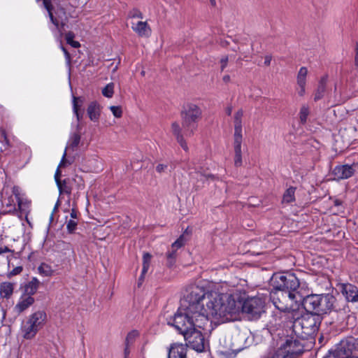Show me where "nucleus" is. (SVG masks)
Wrapping results in <instances>:
<instances>
[{
    "label": "nucleus",
    "instance_id": "f257e3e1",
    "mask_svg": "<svg viewBox=\"0 0 358 358\" xmlns=\"http://www.w3.org/2000/svg\"><path fill=\"white\" fill-rule=\"evenodd\" d=\"M190 300L196 304L199 310L197 325L203 329L208 322L209 317L226 322L234 320L240 313V303L229 294H221L211 291L206 292L201 287L194 285L189 287Z\"/></svg>",
    "mask_w": 358,
    "mask_h": 358
},
{
    "label": "nucleus",
    "instance_id": "f03ea898",
    "mask_svg": "<svg viewBox=\"0 0 358 358\" xmlns=\"http://www.w3.org/2000/svg\"><path fill=\"white\" fill-rule=\"evenodd\" d=\"M190 298L189 290L181 300L178 311L168 320V324L173 326L182 335L194 327L199 328L196 322L199 313L196 304Z\"/></svg>",
    "mask_w": 358,
    "mask_h": 358
},
{
    "label": "nucleus",
    "instance_id": "7ed1b4c3",
    "mask_svg": "<svg viewBox=\"0 0 358 358\" xmlns=\"http://www.w3.org/2000/svg\"><path fill=\"white\" fill-rule=\"evenodd\" d=\"M292 326L294 336L302 340L313 338L318 331L322 317L314 315L312 312H307L301 317H295Z\"/></svg>",
    "mask_w": 358,
    "mask_h": 358
},
{
    "label": "nucleus",
    "instance_id": "20e7f679",
    "mask_svg": "<svg viewBox=\"0 0 358 358\" xmlns=\"http://www.w3.org/2000/svg\"><path fill=\"white\" fill-rule=\"evenodd\" d=\"M335 297L329 294L306 296L302 305L307 312L322 316L334 310Z\"/></svg>",
    "mask_w": 358,
    "mask_h": 358
},
{
    "label": "nucleus",
    "instance_id": "39448f33",
    "mask_svg": "<svg viewBox=\"0 0 358 358\" xmlns=\"http://www.w3.org/2000/svg\"><path fill=\"white\" fill-rule=\"evenodd\" d=\"M270 299L276 308L287 313L289 317L294 318L298 315V312L294 309L297 301L295 293L274 289L270 293Z\"/></svg>",
    "mask_w": 358,
    "mask_h": 358
},
{
    "label": "nucleus",
    "instance_id": "423d86ee",
    "mask_svg": "<svg viewBox=\"0 0 358 358\" xmlns=\"http://www.w3.org/2000/svg\"><path fill=\"white\" fill-rule=\"evenodd\" d=\"M271 285L273 289L294 293L299 286V280L293 273H275L271 278Z\"/></svg>",
    "mask_w": 358,
    "mask_h": 358
},
{
    "label": "nucleus",
    "instance_id": "0eeeda50",
    "mask_svg": "<svg viewBox=\"0 0 358 358\" xmlns=\"http://www.w3.org/2000/svg\"><path fill=\"white\" fill-rule=\"evenodd\" d=\"M201 110L196 105L188 103L181 111L182 127L186 136H192L197 127V121L201 118Z\"/></svg>",
    "mask_w": 358,
    "mask_h": 358
},
{
    "label": "nucleus",
    "instance_id": "6e6552de",
    "mask_svg": "<svg viewBox=\"0 0 358 358\" xmlns=\"http://www.w3.org/2000/svg\"><path fill=\"white\" fill-rule=\"evenodd\" d=\"M265 301L259 296L248 297L240 303V311L250 320H258L265 312Z\"/></svg>",
    "mask_w": 358,
    "mask_h": 358
},
{
    "label": "nucleus",
    "instance_id": "1a4fd4ad",
    "mask_svg": "<svg viewBox=\"0 0 358 358\" xmlns=\"http://www.w3.org/2000/svg\"><path fill=\"white\" fill-rule=\"evenodd\" d=\"M45 320L46 313L44 311H37L32 314L22 324L23 337L26 339L34 338L38 331L43 327Z\"/></svg>",
    "mask_w": 358,
    "mask_h": 358
},
{
    "label": "nucleus",
    "instance_id": "9d476101",
    "mask_svg": "<svg viewBox=\"0 0 358 358\" xmlns=\"http://www.w3.org/2000/svg\"><path fill=\"white\" fill-rule=\"evenodd\" d=\"M194 327L183 334L186 341V347H189L197 352H204L208 346L203 334Z\"/></svg>",
    "mask_w": 358,
    "mask_h": 358
},
{
    "label": "nucleus",
    "instance_id": "9b49d317",
    "mask_svg": "<svg viewBox=\"0 0 358 358\" xmlns=\"http://www.w3.org/2000/svg\"><path fill=\"white\" fill-rule=\"evenodd\" d=\"M74 184H76L78 189H80L81 186H83L82 178L77 176L74 178H66L61 181H57V185L61 194L70 195Z\"/></svg>",
    "mask_w": 358,
    "mask_h": 358
},
{
    "label": "nucleus",
    "instance_id": "f8f14e48",
    "mask_svg": "<svg viewBox=\"0 0 358 358\" xmlns=\"http://www.w3.org/2000/svg\"><path fill=\"white\" fill-rule=\"evenodd\" d=\"M339 287L348 301L358 302V287L357 286L350 283H342L339 285Z\"/></svg>",
    "mask_w": 358,
    "mask_h": 358
},
{
    "label": "nucleus",
    "instance_id": "ddd939ff",
    "mask_svg": "<svg viewBox=\"0 0 358 358\" xmlns=\"http://www.w3.org/2000/svg\"><path fill=\"white\" fill-rule=\"evenodd\" d=\"M352 349V346L347 341H342L334 350V357L335 358L352 357L350 356Z\"/></svg>",
    "mask_w": 358,
    "mask_h": 358
},
{
    "label": "nucleus",
    "instance_id": "4468645a",
    "mask_svg": "<svg viewBox=\"0 0 358 358\" xmlns=\"http://www.w3.org/2000/svg\"><path fill=\"white\" fill-rule=\"evenodd\" d=\"M187 351L185 345L173 343L169 349L168 358H187Z\"/></svg>",
    "mask_w": 358,
    "mask_h": 358
},
{
    "label": "nucleus",
    "instance_id": "2eb2a0df",
    "mask_svg": "<svg viewBox=\"0 0 358 358\" xmlns=\"http://www.w3.org/2000/svg\"><path fill=\"white\" fill-rule=\"evenodd\" d=\"M355 173L353 166L350 165H341L337 166L333 170L334 176L338 180L347 179L351 177Z\"/></svg>",
    "mask_w": 358,
    "mask_h": 358
},
{
    "label": "nucleus",
    "instance_id": "dca6fc26",
    "mask_svg": "<svg viewBox=\"0 0 358 358\" xmlns=\"http://www.w3.org/2000/svg\"><path fill=\"white\" fill-rule=\"evenodd\" d=\"M243 116V110H238L234 116V139H242V118Z\"/></svg>",
    "mask_w": 358,
    "mask_h": 358
},
{
    "label": "nucleus",
    "instance_id": "f3484780",
    "mask_svg": "<svg viewBox=\"0 0 358 358\" xmlns=\"http://www.w3.org/2000/svg\"><path fill=\"white\" fill-rule=\"evenodd\" d=\"M171 131L173 134L176 136L177 141L180 145V146L185 150H188L187 145L183 138V135L181 132V128L180 127V124L174 122L171 124Z\"/></svg>",
    "mask_w": 358,
    "mask_h": 358
},
{
    "label": "nucleus",
    "instance_id": "a211bd4d",
    "mask_svg": "<svg viewBox=\"0 0 358 358\" xmlns=\"http://www.w3.org/2000/svg\"><path fill=\"white\" fill-rule=\"evenodd\" d=\"M131 29L140 36H147L150 33V29L146 22L132 23Z\"/></svg>",
    "mask_w": 358,
    "mask_h": 358
},
{
    "label": "nucleus",
    "instance_id": "6ab92c4d",
    "mask_svg": "<svg viewBox=\"0 0 358 358\" xmlns=\"http://www.w3.org/2000/svg\"><path fill=\"white\" fill-rule=\"evenodd\" d=\"M87 114L92 121H98L100 117V106L96 102L90 103L87 108Z\"/></svg>",
    "mask_w": 358,
    "mask_h": 358
},
{
    "label": "nucleus",
    "instance_id": "aec40b11",
    "mask_svg": "<svg viewBox=\"0 0 358 358\" xmlns=\"http://www.w3.org/2000/svg\"><path fill=\"white\" fill-rule=\"evenodd\" d=\"M241 143L242 139H234V164L236 166H241L242 164V156H241Z\"/></svg>",
    "mask_w": 358,
    "mask_h": 358
},
{
    "label": "nucleus",
    "instance_id": "412c9836",
    "mask_svg": "<svg viewBox=\"0 0 358 358\" xmlns=\"http://www.w3.org/2000/svg\"><path fill=\"white\" fill-rule=\"evenodd\" d=\"M327 82V76H324L322 78H321L317 88L314 94V100L315 101L321 99L324 94V92L326 91V84Z\"/></svg>",
    "mask_w": 358,
    "mask_h": 358
},
{
    "label": "nucleus",
    "instance_id": "4be33fe9",
    "mask_svg": "<svg viewBox=\"0 0 358 358\" xmlns=\"http://www.w3.org/2000/svg\"><path fill=\"white\" fill-rule=\"evenodd\" d=\"M40 282L36 278H33L31 280L27 282L24 285V293L26 296H32L34 295L39 286Z\"/></svg>",
    "mask_w": 358,
    "mask_h": 358
},
{
    "label": "nucleus",
    "instance_id": "5701e85b",
    "mask_svg": "<svg viewBox=\"0 0 358 358\" xmlns=\"http://www.w3.org/2000/svg\"><path fill=\"white\" fill-rule=\"evenodd\" d=\"M234 342L231 343L229 349L233 352H240L245 348V344L243 343L244 337L240 334H237L232 338Z\"/></svg>",
    "mask_w": 358,
    "mask_h": 358
},
{
    "label": "nucleus",
    "instance_id": "b1692460",
    "mask_svg": "<svg viewBox=\"0 0 358 358\" xmlns=\"http://www.w3.org/2000/svg\"><path fill=\"white\" fill-rule=\"evenodd\" d=\"M34 302V299L31 296H22L19 301V303L16 305L15 308L20 313L23 312L27 308H29L31 305H32Z\"/></svg>",
    "mask_w": 358,
    "mask_h": 358
},
{
    "label": "nucleus",
    "instance_id": "393cba45",
    "mask_svg": "<svg viewBox=\"0 0 358 358\" xmlns=\"http://www.w3.org/2000/svg\"><path fill=\"white\" fill-rule=\"evenodd\" d=\"M13 284L9 282H4L0 285V295L3 298L8 299L13 294Z\"/></svg>",
    "mask_w": 358,
    "mask_h": 358
},
{
    "label": "nucleus",
    "instance_id": "a878e982",
    "mask_svg": "<svg viewBox=\"0 0 358 358\" xmlns=\"http://www.w3.org/2000/svg\"><path fill=\"white\" fill-rule=\"evenodd\" d=\"M80 141V135L78 133H74L70 138L69 145L66 148L71 149L73 150H76Z\"/></svg>",
    "mask_w": 358,
    "mask_h": 358
},
{
    "label": "nucleus",
    "instance_id": "bb28decb",
    "mask_svg": "<svg viewBox=\"0 0 358 358\" xmlns=\"http://www.w3.org/2000/svg\"><path fill=\"white\" fill-rule=\"evenodd\" d=\"M178 253L176 249L171 248L166 253V259H167V266L172 267L175 263L177 257Z\"/></svg>",
    "mask_w": 358,
    "mask_h": 358
},
{
    "label": "nucleus",
    "instance_id": "cd10ccee",
    "mask_svg": "<svg viewBox=\"0 0 358 358\" xmlns=\"http://www.w3.org/2000/svg\"><path fill=\"white\" fill-rule=\"evenodd\" d=\"M308 69L306 67H301L297 75L298 85H306Z\"/></svg>",
    "mask_w": 358,
    "mask_h": 358
},
{
    "label": "nucleus",
    "instance_id": "c85d7f7f",
    "mask_svg": "<svg viewBox=\"0 0 358 358\" xmlns=\"http://www.w3.org/2000/svg\"><path fill=\"white\" fill-rule=\"evenodd\" d=\"M83 103V100L80 97L73 96V111L76 115L78 121H80L82 118V115L79 113V108Z\"/></svg>",
    "mask_w": 358,
    "mask_h": 358
},
{
    "label": "nucleus",
    "instance_id": "c756f323",
    "mask_svg": "<svg viewBox=\"0 0 358 358\" xmlns=\"http://www.w3.org/2000/svg\"><path fill=\"white\" fill-rule=\"evenodd\" d=\"M295 189L296 188L293 187L287 189L283 195L282 201L285 203H290L294 201Z\"/></svg>",
    "mask_w": 358,
    "mask_h": 358
},
{
    "label": "nucleus",
    "instance_id": "7c9ffc66",
    "mask_svg": "<svg viewBox=\"0 0 358 358\" xmlns=\"http://www.w3.org/2000/svg\"><path fill=\"white\" fill-rule=\"evenodd\" d=\"M38 270V272L44 276H51L54 273V271L52 269L51 266L45 263L41 264L39 266Z\"/></svg>",
    "mask_w": 358,
    "mask_h": 358
},
{
    "label": "nucleus",
    "instance_id": "2f4dec72",
    "mask_svg": "<svg viewBox=\"0 0 358 358\" xmlns=\"http://www.w3.org/2000/svg\"><path fill=\"white\" fill-rule=\"evenodd\" d=\"M151 258H152V255L150 253L145 252L143 254V268H142L143 274H145L148 272V268L150 267Z\"/></svg>",
    "mask_w": 358,
    "mask_h": 358
},
{
    "label": "nucleus",
    "instance_id": "473e14b6",
    "mask_svg": "<svg viewBox=\"0 0 358 358\" xmlns=\"http://www.w3.org/2000/svg\"><path fill=\"white\" fill-rule=\"evenodd\" d=\"M114 83H110L105 87L103 88L102 94L107 98L113 97L114 94Z\"/></svg>",
    "mask_w": 358,
    "mask_h": 358
},
{
    "label": "nucleus",
    "instance_id": "72a5a7b5",
    "mask_svg": "<svg viewBox=\"0 0 358 358\" xmlns=\"http://www.w3.org/2000/svg\"><path fill=\"white\" fill-rule=\"evenodd\" d=\"M310 110L308 106L303 105L301 106L300 113H299V118L300 121L302 124H305L307 120V117L309 115Z\"/></svg>",
    "mask_w": 358,
    "mask_h": 358
},
{
    "label": "nucleus",
    "instance_id": "f704fd0d",
    "mask_svg": "<svg viewBox=\"0 0 358 358\" xmlns=\"http://www.w3.org/2000/svg\"><path fill=\"white\" fill-rule=\"evenodd\" d=\"M75 37L74 34L72 31H69L66 34L65 38L66 41V43L69 45H71L73 48H78L80 46L79 42L73 40Z\"/></svg>",
    "mask_w": 358,
    "mask_h": 358
},
{
    "label": "nucleus",
    "instance_id": "c9c22d12",
    "mask_svg": "<svg viewBox=\"0 0 358 358\" xmlns=\"http://www.w3.org/2000/svg\"><path fill=\"white\" fill-rule=\"evenodd\" d=\"M195 169V173H196L197 175H199L200 177H201V180H203V179L205 180H209V179H211V180H214L215 178V176L213 174H210V173H206L203 171V169L201 167H200L199 169H197V168H194Z\"/></svg>",
    "mask_w": 358,
    "mask_h": 358
},
{
    "label": "nucleus",
    "instance_id": "e433bc0d",
    "mask_svg": "<svg viewBox=\"0 0 358 358\" xmlns=\"http://www.w3.org/2000/svg\"><path fill=\"white\" fill-rule=\"evenodd\" d=\"M138 336V332L136 330L130 331L125 339V345L129 346L131 345L136 338Z\"/></svg>",
    "mask_w": 358,
    "mask_h": 358
},
{
    "label": "nucleus",
    "instance_id": "4c0bfd02",
    "mask_svg": "<svg viewBox=\"0 0 358 358\" xmlns=\"http://www.w3.org/2000/svg\"><path fill=\"white\" fill-rule=\"evenodd\" d=\"M78 225L77 221L75 220H69L66 222V229L69 231V233L72 234L74 232V231L76 229Z\"/></svg>",
    "mask_w": 358,
    "mask_h": 358
},
{
    "label": "nucleus",
    "instance_id": "58836bf2",
    "mask_svg": "<svg viewBox=\"0 0 358 358\" xmlns=\"http://www.w3.org/2000/svg\"><path fill=\"white\" fill-rule=\"evenodd\" d=\"M184 245V236L181 235L172 245V249H176L178 250Z\"/></svg>",
    "mask_w": 358,
    "mask_h": 358
},
{
    "label": "nucleus",
    "instance_id": "ea45409f",
    "mask_svg": "<svg viewBox=\"0 0 358 358\" xmlns=\"http://www.w3.org/2000/svg\"><path fill=\"white\" fill-rule=\"evenodd\" d=\"M110 109L115 117H121L122 115V110L120 106H110Z\"/></svg>",
    "mask_w": 358,
    "mask_h": 358
},
{
    "label": "nucleus",
    "instance_id": "a19ab883",
    "mask_svg": "<svg viewBox=\"0 0 358 358\" xmlns=\"http://www.w3.org/2000/svg\"><path fill=\"white\" fill-rule=\"evenodd\" d=\"M71 162L66 159V149H65L64 153L62 156V159L59 164V169L65 167L67 165H70Z\"/></svg>",
    "mask_w": 358,
    "mask_h": 358
},
{
    "label": "nucleus",
    "instance_id": "79ce46f5",
    "mask_svg": "<svg viewBox=\"0 0 358 358\" xmlns=\"http://www.w3.org/2000/svg\"><path fill=\"white\" fill-rule=\"evenodd\" d=\"M129 16L132 18H140L142 19L143 17V13L138 9L134 8L129 12Z\"/></svg>",
    "mask_w": 358,
    "mask_h": 358
},
{
    "label": "nucleus",
    "instance_id": "37998d69",
    "mask_svg": "<svg viewBox=\"0 0 358 358\" xmlns=\"http://www.w3.org/2000/svg\"><path fill=\"white\" fill-rule=\"evenodd\" d=\"M43 3L44 5V7L48 11V14L50 15V13H52V9L51 1L50 0H43Z\"/></svg>",
    "mask_w": 358,
    "mask_h": 358
},
{
    "label": "nucleus",
    "instance_id": "c03bdc74",
    "mask_svg": "<svg viewBox=\"0 0 358 358\" xmlns=\"http://www.w3.org/2000/svg\"><path fill=\"white\" fill-rule=\"evenodd\" d=\"M228 61H229L228 56H224L220 59L221 71H223L224 69L226 68V66H227Z\"/></svg>",
    "mask_w": 358,
    "mask_h": 358
},
{
    "label": "nucleus",
    "instance_id": "a18cd8bd",
    "mask_svg": "<svg viewBox=\"0 0 358 358\" xmlns=\"http://www.w3.org/2000/svg\"><path fill=\"white\" fill-rule=\"evenodd\" d=\"M168 166L166 164H159L156 166V171L159 173H164L166 171Z\"/></svg>",
    "mask_w": 358,
    "mask_h": 358
},
{
    "label": "nucleus",
    "instance_id": "49530a36",
    "mask_svg": "<svg viewBox=\"0 0 358 358\" xmlns=\"http://www.w3.org/2000/svg\"><path fill=\"white\" fill-rule=\"evenodd\" d=\"M22 271V266H17L15 268H14L10 273H9V275H11V276H13V275H16L19 273H20Z\"/></svg>",
    "mask_w": 358,
    "mask_h": 358
},
{
    "label": "nucleus",
    "instance_id": "de8ad7c7",
    "mask_svg": "<svg viewBox=\"0 0 358 358\" xmlns=\"http://www.w3.org/2000/svg\"><path fill=\"white\" fill-rule=\"evenodd\" d=\"M61 175H62V173H61L60 169H59V167H58L55 172V182L57 184V181L62 180L60 178Z\"/></svg>",
    "mask_w": 358,
    "mask_h": 358
},
{
    "label": "nucleus",
    "instance_id": "09e8293b",
    "mask_svg": "<svg viewBox=\"0 0 358 358\" xmlns=\"http://www.w3.org/2000/svg\"><path fill=\"white\" fill-rule=\"evenodd\" d=\"M49 17L50 18L51 22L57 27H59V21L54 17L52 13H50V15H49Z\"/></svg>",
    "mask_w": 358,
    "mask_h": 358
},
{
    "label": "nucleus",
    "instance_id": "8fccbe9b",
    "mask_svg": "<svg viewBox=\"0 0 358 358\" xmlns=\"http://www.w3.org/2000/svg\"><path fill=\"white\" fill-rule=\"evenodd\" d=\"M78 213L76 209H74V208L71 209L70 215H71V217L72 218V220L78 219Z\"/></svg>",
    "mask_w": 358,
    "mask_h": 358
},
{
    "label": "nucleus",
    "instance_id": "3c124183",
    "mask_svg": "<svg viewBox=\"0 0 358 358\" xmlns=\"http://www.w3.org/2000/svg\"><path fill=\"white\" fill-rule=\"evenodd\" d=\"M299 90L298 91V94L299 96H303L305 94L306 92V85H299Z\"/></svg>",
    "mask_w": 358,
    "mask_h": 358
},
{
    "label": "nucleus",
    "instance_id": "603ef678",
    "mask_svg": "<svg viewBox=\"0 0 358 358\" xmlns=\"http://www.w3.org/2000/svg\"><path fill=\"white\" fill-rule=\"evenodd\" d=\"M264 59V64L266 66H269L271 64L272 57L271 55H266Z\"/></svg>",
    "mask_w": 358,
    "mask_h": 358
},
{
    "label": "nucleus",
    "instance_id": "864d4df0",
    "mask_svg": "<svg viewBox=\"0 0 358 358\" xmlns=\"http://www.w3.org/2000/svg\"><path fill=\"white\" fill-rule=\"evenodd\" d=\"M8 252H11V250L7 246L0 248V255Z\"/></svg>",
    "mask_w": 358,
    "mask_h": 358
},
{
    "label": "nucleus",
    "instance_id": "5fc2aeb1",
    "mask_svg": "<svg viewBox=\"0 0 358 358\" xmlns=\"http://www.w3.org/2000/svg\"><path fill=\"white\" fill-rule=\"evenodd\" d=\"M145 274H143V271L141 272V276L139 277L138 278V287L141 285V284L143 283V280H144V276H145Z\"/></svg>",
    "mask_w": 358,
    "mask_h": 358
},
{
    "label": "nucleus",
    "instance_id": "6e6d98bb",
    "mask_svg": "<svg viewBox=\"0 0 358 358\" xmlns=\"http://www.w3.org/2000/svg\"><path fill=\"white\" fill-rule=\"evenodd\" d=\"M225 112H226L227 115H231V112H232V106H227L226 110H225Z\"/></svg>",
    "mask_w": 358,
    "mask_h": 358
},
{
    "label": "nucleus",
    "instance_id": "4d7b16f0",
    "mask_svg": "<svg viewBox=\"0 0 358 358\" xmlns=\"http://www.w3.org/2000/svg\"><path fill=\"white\" fill-rule=\"evenodd\" d=\"M355 64L357 67H358V48H357L355 59Z\"/></svg>",
    "mask_w": 358,
    "mask_h": 358
},
{
    "label": "nucleus",
    "instance_id": "13d9d810",
    "mask_svg": "<svg viewBox=\"0 0 358 358\" xmlns=\"http://www.w3.org/2000/svg\"><path fill=\"white\" fill-rule=\"evenodd\" d=\"M223 81L226 83H229L230 81V76L229 75H225L223 77Z\"/></svg>",
    "mask_w": 358,
    "mask_h": 358
},
{
    "label": "nucleus",
    "instance_id": "bf43d9fd",
    "mask_svg": "<svg viewBox=\"0 0 358 358\" xmlns=\"http://www.w3.org/2000/svg\"><path fill=\"white\" fill-rule=\"evenodd\" d=\"M129 346L125 345V348H124V355H125V358H126V357H127V356L129 354Z\"/></svg>",
    "mask_w": 358,
    "mask_h": 358
},
{
    "label": "nucleus",
    "instance_id": "052dcab7",
    "mask_svg": "<svg viewBox=\"0 0 358 358\" xmlns=\"http://www.w3.org/2000/svg\"><path fill=\"white\" fill-rule=\"evenodd\" d=\"M62 50H63V51H64V53H65L66 58H67L68 59H70V55H69V53L67 52V50H66L64 48H62Z\"/></svg>",
    "mask_w": 358,
    "mask_h": 358
},
{
    "label": "nucleus",
    "instance_id": "680f3d73",
    "mask_svg": "<svg viewBox=\"0 0 358 358\" xmlns=\"http://www.w3.org/2000/svg\"><path fill=\"white\" fill-rule=\"evenodd\" d=\"M341 204H342L341 201H340V200H338V199H336V200L334 201V205H335V206H340V205H341Z\"/></svg>",
    "mask_w": 358,
    "mask_h": 358
},
{
    "label": "nucleus",
    "instance_id": "e2e57ef3",
    "mask_svg": "<svg viewBox=\"0 0 358 358\" xmlns=\"http://www.w3.org/2000/svg\"><path fill=\"white\" fill-rule=\"evenodd\" d=\"M3 202L5 203L6 206H12V204H11V203H10L9 199L8 200V202H6V200H4Z\"/></svg>",
    "mask_w": 358,
    "mask_h": 358
},
{
    "label": "nucleus",
    "instance_id": "0e129e2a",
    "mask_svg": "<svg viewBox=\"0 0 358 358\" xmlns=\"http://www.w3.org/2000/svg\"><path fill=\"white\" fill-rule=\"evenodd\" d=\"M210 4L213 6H216V1L215 0H210Z\"/></svg>",
    "mask_w": 358,
    "mask_h": 358
},
{
    "label": "nucleus",
    "instance_id": "69168bd1",
    "mask_svg": "<svg viewBox=\"0 0 358 358\" xmlns=\"http://www.w3.org/2000/svg\"><path fill=\"white\" fill-rule=\"evenodd\" d=\"M16 196H17V201H18V206H19V207H20L21 202L20 201V198L18 197V196L17 194H16Z\"/></svg>",
    "mask_w": 358,
    "mask_h": 358
},
{
    "label": "nucleus",
    "instance_id": "338daca9",
    "mask_svg": "<svg viewBox=\"0 0 358 358\" xmlns=\"http://www.w3.org/2000/svg\"><path fill=\"white\" fill-rule=\"evenodd\" d=\"M325 358H331V357H325Z\"/></svg>",
    "mask_w": 358,
    "mask_h": 358
}]
</instances>
